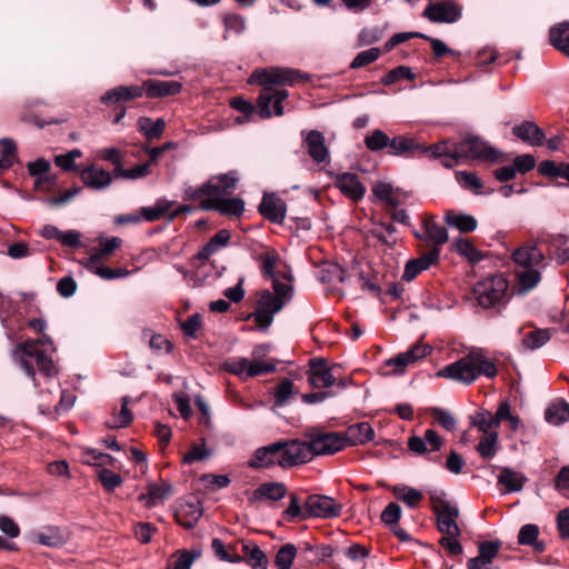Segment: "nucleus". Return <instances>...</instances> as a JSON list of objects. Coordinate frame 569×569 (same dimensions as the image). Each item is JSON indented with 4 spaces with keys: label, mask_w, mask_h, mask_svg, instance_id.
Wrapping results in <instances>:
<instances>
[{
    "label": "nucleus",
    "mask_w": 569,
    "mask_h": 569,
    "mask_svg": "<svg viewBox=\"0 0 569 569\" xmlns=\"http://www.w3.org/2000/svg\"><path fill=\"white\" fill-rule=\"evenodd\" d=\"M300 79V72L290 68L271 67L254 70L248 82L263 86L257 101L259 116L263 119H268L272 114L282 116L283 108L281 103L288 98V91L274 89L272 86H292Z\"/></svg>",
    "instance_id": "obj_1"
},
{
    "label": "nucleus",
    "mask_w": 569,
    "mask_h": 569,
    "mask_svg": "<svg viewBox=\"0 0 569 569\" xmlns=\"http://www.w3.org/2000/svg\"><path fill=\"white\" fill-rule=\"evenodd\" d=\"M54 351L52 339L43 335L37 340L26 341L16 347L13 356L19 360L21 369L30 377L37 387L36 372L29 359H33L38 370L47 378L57 376L58 369L54 361L48 356Z\"/></svg>",
    "instance_id": "obj_2"
},
{
    "label": "nucleus",
    "mask_w": 569,
    "mask_h": 569,
    "mask_svg": "<svg viewBox=\"0 0 569 569\" xmlns=\"http://www.w3.org/2000/svg\"><path fill=\"white\" fill-rule=\"evenodd\" d=\"M497 367L486 357L481 349L470 351L459 360L445 366L437 372V377L450 379L463 385H471L480 376L493 378Z\"/></svg>",
    "instance_id": "obj_3"
},
{
    "label": "nucleus",
    "mask_w": 569,
    "mask_h": 569,
    "mask_svg": "<svg viewBox=\"0 0 569 569\" xmlns=\"http://www.w3.org/2000/svg\"><path fill=\"white\" fill-rule=\"evenodd\" d=\"M508 290V281L496 274L478 281L471 291L472 298L485 309L493 308L502 301Z\"/></svg>",
    "instance_id": "obj_4"
},
{
    "label": "nucleus",
    "mask_w": 569,
    "mask_h": 569,
    "mask_svg": "<svg viewBox=\"0 0 569 569\" xmlns=\"http://www.w3.org/2000/svg\"><path fill=\"white\" fill-rule=\"evenodd\" d=\"M431 509L437 516L438 529L442 535L460 536L461 530L457 525L459 509L450 501L443 498L442 493H432L430 496Z\"/></svg>",
    "instance_id": "obj_5"
},
{
    "label": "nucleus",
    "mask_w": 569,
    "mask_h": 569,
    "mask_svg": "<svg viewBox=\"0 0 569 569\" xmlns=\"http://www.w3.org/2000/svg\"><path fill=\"white\" fill-rule=\"evenodd\" d=\"M284 307V300L277 298L273 293L263 289L257 292L254 311L249 316L260 329H267L273 321L276 313Z\"/></svg>",
    "instance_id": "obj_6"
},
{
    "label": "nucleus",
    "mask_w": 569,
    "mask_h": 569,
    "mask_svg": "<svg viewBox=\"0 0 569 569\" xmlns=\"http://www.w3.org/2000/svg\"><path fill=\"white\" fill-rule=\"evenodd\" d=\"M460 151L465 152L463 160L479 159L491 163L503 161L502 153L489 146L478 137H467L458 143Z\"/></svg>",
    "instance_id": "obj_7"
},
{
    "label": "nucleus",
    "mask_w": 569,
    "mask_h": 569,
    "mask_svg": "<svg viewBox=\"0 0 569 569\" xmlns=\"http://www.w3.org/2000/svg\"><path fill=\"white\" fill-rule=\"evenodd\" d=\"M306 517L331 519L341 515L342 505L333 498L325 495H310L305 503Z\"/></svg>",
    "instance_id": "obj_8"
},
{
    "label": "nucleus",
    "mask_w": 569,
    "mask_h": 569,
    "mask_svg": "<svg viewBox=\"0 0 569 569\" xmlns=\"http://www.w3.org/2000/svg\"><path fill=\"white\" fill-rule=\"evenodd\" d=\"M422 16L433 23H453L461 17V7L455 0H440L429 3Z\"/></svg>",
    "instance_id": "obj_9"
},
{
    "label": "nucleus",
    "mask_w": 569,
    "mask_h": 569,
    "mask_svg": "<svg viewBox=\"0 0 569 569\" xmlns=\"http://www.w3.org/2000/svg\"><path fill=\"white\" fill-rule=\"evenodd\" d=\"M282 443L283 449H281V456L278 460L279 466L287 468L305 463L312 459L309 442L292 440Z\"/></svg>",
    "instance_id": "obj_10"
},
{
    "label": "nucleus",
    "mask_w": 569,
    "mask_h": 569,
    "mask_svg": "<svg viewBox=\"0 0 569 569\" xmlns=\"http://www.w3.org/2000/svg\"><path fill=\"white\" fill-rule=\"evenodd\" d=\"M337 366L329 367L323 358H313L309 362L308 381L313 388H330L336 383Z\"/></svg>",
    "instance_id": "obj_11"
},
{
    "label": "nucleus",
    "mask_w": 569,
    "mask_h": 569,
    "mask_svg": "<svg viewBox=\"0 0 569 569\" xmlns=\"http://www.w3.org/2000/svg\"><path fill=\"white\" fill-rule=\"evenodd\" d=\"M213 254V238L192 258L190 266L194 284H201L210 276L213 268L210 257Z\"/></svg>",
    "instance_id": "obj_12"
},
{
    "label": "nucleus",
    "mask_w": 569,
    "mask_h": 569,
    "mask_svg": "<svg viewBox=\"0 0 569 569\" xmlns=\"http://www.w3.org/2000/svg\"><path fill=\"white\" fill-rule=\"evenodd\" d=\"M312 458L319 455H333L347 446V440L338 433H323L309 441Z\"/></svg>",
    "instance_id": "obj_13"
},
{
    "label": "nucleus",
    "mask_w": 569,
    "mask_h": 569,
    "mask_svg": "<svg viewBox=\"0 0 569 569\" xmlns=\"http://www.w3.org/2000/svg\"><path fill=\"white\" fill-rule=\"evenodd\" d=\"M442 443V438L433 429L426 430L423 436H411L408 439L409 450L418 456L439 451Z\"/></svg>",
    "instance_id": "obj_14"
},
{
    "label": "nucleus",
    "mask_w": 569,
    "mask_h": 569,
    "mask_svg": "<svg viewBox=\"0 0 569 569\" xmlns=\"http://www.w3.org/2000/svg\"><path fill=\"white\" fill-rule=\"evenodd\" d=\"M286 202L274 193H266L259 206V212L267 220L281 224L286 217Z\"/></svg>",
    "instance_id": "obj_15"
},
{
    "label": "nucleus",
    "mask_w": 569,
    "mask_h": 569,
    "mask_svg": "<svg viewBox=\"0 0 569 569\" xmlns=\"http://www.w3.org/2000/svg\"><path fill=\"white\" fill-rule=\"evenodd\" d=\"M335 186L341 193L355 201L361 200L366 193V187L361 183L356 173L343 172L337 174Z\"/></svg>",
    "instance_id": "obj_16"
},
{
    "label": "nucleus",
    "mask_w": 569,
    "mask_h": 569,
    "mask_svg": "<svg viewBox=\"0 0 569 569\" xmlns=\"http://www.w3.org/2000/svg\"><path fill=\"white\" fill-rule=\"evenodd\" d=\"M112 174L110 171L91 164L86 167L80 172V178L86 187L93 190L107 189L112 182Z\"/></svg>",
    "instance_id": "obj_17"
},
{
    "label": "nucleus",
    "mask_w": 569,
    "mask_h": 569,
    "mask_svg": "<svg viewBox=\"0 0 569 569\" xmlns=\"http://www.w3.org/2000/svg\"><path fill=\"white\" fill-rule=\"evenodd\" d=\"M440 249L432 248L419 258L411 259L406 263L402 279L406 281L413 280L420 272L427 270L439 259Z\"/></svg>",
    "instance_id": "obj_18"
},
{
    "label": "nucleus",
    "mask_w": 569,
    "mask_h": 569,
    "mask_svg": "<svg viewBox=\"0 0 569 569\" xmlns=\"http://www.w3.org/2000/svg\"><path fill=\"white\" fill-rule=\"evenodd\" d=\"M500 548H501V542L498 540L485 541V542L480 543L479 545V555L475 558L469 559L467 568L468 569H498V568L489 567V565L498 556Z\"/></svg>",
    "instance_id": "obj_19"
},
{
    "label": "nucleus",
    "mask_w": 569,
    "mask_h": 569,
    "mask_svg": "<svg viewBox=\"0 0 569 569\" xmlns=\"http://www.w3.org/2000/svg\"><path fill=\"white\" fill-rule=\"evenodd\" d=\"M281 449H283L282 441L261 447L254 451L253 457L248 463L252 468H269L278 463Z\"/></svg>",
    "instance_id": "obj_20"
},
{
    "label": "nucleus",
    "mask_w": 569,
    "mask_h": 569,
    "mask_svg": "<svg viewBox=\"0 0 569 569\" xmlns=\"http://www.w3.org/2000/svg\"><path fill=\"white\" fill-rule=\"evenodd\" d=\"M244 201L232 194H218L216 187V212L229 218H240L244 212Z\"/></svg>",
    "instance_id": "obj_21"
},
{
    "label": "nucleus",
    "mask_w": 569,
    "mask_h": 569,
    "mask_svg": "<svg viewBox=\"0 0 569 569\" xmlns=\"http://www.w3.org/2000/svg\"><path fill=\"white\" fill-rule=\"evenodd\" d=\"M430 351L431 348L428 345H415L409 350L388 360L387 365L393 366L397 372H402L409 365H412L417 360L426 357Z\"/></svg>",
    "instance_id": "obj_22"
},
{
    "label": "nucleus",
    "mask_w": 569,
    "mask_h": 569,
    "mask_svg": "<svg viewBox=\"0 0 569 569\" xmlns=\"http://www.w3.org/2000/svg\"><path fill=\"white\" fill-rule=\"evenodd\" d=\"M305 143L308 154L315 162L322 163L328 159L329 150L326 146L325 137L320 131L310 130L307 132Z\"/></svg>",
    "instance_id": "obj_23"
},
{
    "label": "nucleus",
    "mask_w": 569,
    "mask_h": 569,
    "mask_svg": "<svg viewBox=\"0 0 569 569\" xmlns=\"http://www.w3.org/2000/svg\"><path fill=\"white\" fill-rule=\"evenodd\" d=\"M202 516L200 502L196 499L190 501H181L174 512L177 521L186 527H193Z\"/></svg>",
    "instance_id": "obj_24"
},
{
    "label": "nucleus",
    "mask_w": 569,
    "mask_h": 569,
    "mask_svg": "<svg viewBox=\"0 0 569 569\" xmlns=\"http://www.w3.org/2000/svg\"><path fill=\"white\" fill-rule=\"evenodd\" d=\"M142 86H118L108 90L102 97L101 101L107 104L130 101L143 96Z\"/></svg>",
    "instance_id": "obj_25"
},
{
    "label": "nucleus",
    "mask_w": 569,
    "mask_h": 569,
    "mask_svg": "<svg viewBox=\"0 0 569 569\" xmlns=\"http://www.w3.org/2000/svg\"><path fill=\"white\" fill-rule=\"evenodd\" d=\"M372 193L377 200L383 201L393 208L403 203L408 197L407 192L386 182H377L372 188Z\"/></svg>",
    "instance_id": "obj_26"
},
{
    "label": "nucleus",
    "mask_w": 569,
    "mask_h": 569,
    "mask_svg": "<svg viewBox=\"0 0 569 569\" xmlns=\"http://www.w3.org/2000/svg\"><path fill=\"white\" fill-rule=\"evenodd\" d=\"M142 87L149 98L173 96L182 89L181 83L173 80H147Z\"/></svg>",
    "instance_id": "obj_27"
},
{
    "label": "nucleus",
    "mask_w": 569,
    "mask_h": 569,
    "mask_svg": "<svg viewBox=\"0 0 569 569\" xmlns=\"http://www.w3.org/2000/svg\"><path fill=\"white\" fill-rule=\"evenodd\" d=\"M425 234H416V237L431 242L432 248H438L448 241L447 229L440 226L435 217H427L423 220Z\"/></svg>",
    "instance_id": "obj_28"
},
{
    "label": "nucleus",
    "mask_w": 569,
    "mask_h": 569,
    "mask_svg": "<svg viewBox=\"0 0 569 569\" xmlns=\"http://www.w3.org/2000/svg\"><path fill=\"white\" fill-rule=\"evenodd\" d=\"M513 134L530 146H541L545 140L543 131L531 121H525L512 128Z\"/></svg>",
    "instance_id": "obj_29"
},
{
    "label": "nucleus",
    "mask_w": 569,
    "mask_h": 569,
    "mask_svg": "<svg viewBox=\"0 0 569 569\" xmlns=\"http://www.w3.org/2000/svg\"><path fill=\"white\" fill-rule=\"evenodd\" d=\"M512 259L520 268L537 267L542 263L543 254L536 244H527L515 250Z\"/></svg>",
    "instance_id": "obj_30"
},
{
    "label": "nucleus",
    "mask_w": 569,
    "mask_h": 569,
    "mask_svg": "<svg viewBox=\"0 0 569 569\" xmlns=\"http://www.w3.org/2000/svg\"><path fill=\"white\" fill-rule=\"evenodd\" d=\"M171 495V486L167 482L150 483L146 493L139 500L148 508L161 505Z\"/></svg>",
    "instance_id": "obj_31"
},
{
    "label": "nucleus",
    "mask_w": 569,
    "mask_h": 569,
    "mask_svg": "<svg viewBox=\"0 0 569 569\" xmlns=\"http://www.w3.org/2000/svg\"><path fill=\"white\" fill-rule=\"evenodd\" d=\"M186 197L191 200H198L200 207L204 210L213 209V184L208 180L202 186L189 187L186 189Z\"/></svg>",
    "instance_id": "obj_32"
},
{
    "label": "nucleus",
    "mask_w": 569,
    "mask_h": 569,
    "mask_svg": "<svg viewBox=\"0 0 569 569\" xmlns=\"http://www.w3.org/2000/svg\"><path fill=\"white\" fill-rule=\"evenodd\" d=\"M426 148L408 136H398L390 140L389 153L400 156L405 153L423 152Z\"/></svg>",
    "instance_id": "obj_33"
},
{
    "label": "nucleus",
    "mask_w": 569,
    "mask_h": 569,
    "mask_svg": "<svg viewBox=\"0 0 569 569\" xmlns=\"http://www.w3.org/2000/svg\"><path fill=\"white\" fill-rule=\"evenodd\" d=\"M287 489L283 483L267 482L259 486L252 493L254 501L272 500L277 501L286 496Z\"/></svg>",
    "instance_id": "obj_34"
},
{
    "label": "nucleus",
    "mask_w": 569,
    "mask_h": 569,
    "mask_svg": "<svg viewBox=\"0 0 569 569\" xmlns=\"http://www.w3.org/2000/svg\"><path fill=\"white\" fill-rule=\"evenodd\" d=\"M538 536L539 527L537 525H525L519 530L518 543L522 546H532L535 552H543L546 545L543 541L538 540Z\"/></svg>",
    "instance_id": "obj_35"
},
{
    "label": "nucleus",
    "mask_w": 569,
    "mask_h": 569,
    "mask_svg": "<svg viewBox=\"0 0 569 569\" xmlns=\"http://www.w3.org/2000/svg\"><path fill=\"white\" fill-rule=\"evenodd\" d=\"M241 560H246L253 569H267L268 558L253 542L242 545Z\"/></svg>",
    "instance_id": "obj_36"
},
{
    "label": "nucleus",
    "mask_w": 569,
    "mask_h": 569,
    "mask_svg": "<svg viewBox=\"0 0 569 569\" xmlns=\"http://www.w3.org/2000/svg\"><path fill=\"white\" fill-rule=\"evenodd\" d=\"M201 557L199 549L178 550L168 560V569H190L192 563Z\"/></svg>",
    "instance_id": "obj_37"
},
{
    "label": "nucleus",
    "mask_w": 569,
    "mask_h": 569,
    "mask_svg": "<svg viewBox=\"0 0 569 569\" xmlns=\"http://www.w3.org/2000/svg\"><path fill=\"white\" fill-rule=\"evenodd\" d=\"M551 44L569 57V23L561 22L552 27L549 31Z\"/></svg>",
    "instance_id": "obj_38"
},
{
    "label": "nucleus",
    "mask_w": 569,
    "mask_h": 569,
    "mask_svg": "<svg viewBox=\"0 0 569 569\" xmlns=\"http://www.w3.org/2000/svg\"><path fill=\"white\" fill-rule=\"evenodd\" d=\"M224 40L232 39L241 34L246 29L244 19L237 13H226L221 17Z\"/></svg>",
    "instance_id": "obj_39"
},
{
    "label": "nucleus",
    "mask_w": 569,
    "mask_h": 569,
    "mask_svg": "<svg viewBox=\"0 0 569 569\" xmlns=\"http://www.w3.org/2000/svg\"><path fill=\"white\" fill-rule=\"evenodd\" d=\"M445 221L457 228L460 232H471L476 230L478 222L475 217L466 213H457L455 211H447Z\"/></svg>",
    "instance_id": "obj_40"
},
{
    "label": "nucleus",
    "mask_w": 569,
    "mask_h": 569,
    "mask_svg": "<svg viewBox=\"0 0 569 569\" xmlns=\"http://www.w3.org/2000/svg\"><path fill=\"white\" fill-rule=\"evenodd\" d=\"M166 128V122L163 119L159 118L157 120H152L149 117H141L138 119V129L143 136L149 139H158L162 136Z\"/></svg>",
    "instance_id": "obj_41"
},
{
    "label": "nucleus",
    "mask_w": 569,
    "mask_h": 569,
    "mask_svg": "<svg viewBox=\"0 0 569 569\" xmlns=\"http://www.w3.org/2000/svg\"><path fill=\"white\" fill-rule=\"evenodd\" d=\"M519 292L523 293L535 288L540 281V272L535 267L521 268L516 271Z\"/></svg>",
    "instance_id": "obj_42"
},
{
    "label": "nucleus",
    "mask_w": 569,
    "mask_h": 569,
    "mask_svg": "<svg viewBox=\"0 0 569 569\" xmlns=\"http://www.w3.org/2000/svg\"><path fill=\"white\" fill-rule=\"evenodd\" d=\"M525 481V476H522L520 472L513 471L508 467L502 468L501 473L498 477V482L505 486L509 492L520 491Z\"/></svg>",
    "instance_id": "obj_43"
},
{
    "label": "nucleus",
    "mask_w": 569,
    "mask_h": 569,
    "mask_svg": "<svg viewBox=\"0 0 569 569\" xmlns=\"http://www.w3.org/2000/svg\"><path fill=\"white\" fill-rule=\"evenodd\" d=\"M498 439V432H490L481 436L476 448L481 458L491 459L497 455L499 450Z\"/></svg>",
    "instance_id": "obj_44"
},
{
    "label": "nucleus",
    "mask_w": 569,
    "mask_h": 569,
    "mask_svg": "<svg viewBox=\"0 0 569 569\" xmlns=\"http://www.w3.org/2000/svg\"><path fill=\"white\" fill-rule=\"evenodd\" d=\"M132 421V413L128 409V397L122 398V405L106 421V426L110 429H119L127 427Z\"/></svg>",
    "instance_id": "obj_45"
},
{
    "label": "nucleus",
    "mask_w": 569,
    "mask_h": 569,
    "mask_svg": "<svg viewBox=\"0 0 569 569\" xmlns=\"http://www.w3.org/2000/svg\"><path fill=\"white\" fill-rule=\"evenodd\" d=\"M545 418L555 426L567 421L569 419V405L562 400L551 403L545 412Z\"/></svg>",
    "instance_id": "obj_46"
},
{
    "label": "nucleus",
    "mask_w": 569,
    "mask_h": 569,
    "mask_svg": "<svg viewBox=\"0 0 569 569\" xmlns=\"http://www.w3.org/2000/svg\"><path fill=\"white\" fill-rule=\"evenodd\" d=\"M455 178L463 189L470 190L476 194L481 192L483 183L476 172L458 170L455 171Z\"/></svg>",
    "instance_id": "obj_47"
},
{
    "label": "nucleus",
    "mask_w": 569,
    "mask_h": 569,
    "mask_svg": "<svg viewBox=\"0 0 569 569\" xmlns=\"http://www.w3.org/2000/svg\"><path fill=\"white\" fill-rule=\"evenodd\" d=\"M538 171L548 177L552 178H562L569 182V164L568 163H557L551 160L541 161Z\"/></svg>",
    "instance_id": "obj_48"
},
{
    "label": "nucleus",
    "mask_w": 569,
    "mask_h": 569,
    "mask_svg": "<svg viewBox=\"0 0 569 569\" xmlns=\"http://www.w3.org/2000/svg\"><path fill=\"white\" fill-rule=\"evenodd\" d=\"M36 540L42 546L57 548L64 543L63 533L54 527L46 528L36 535Z\"/></svg>",
    "instance_id": "obj_49"
},
{
    "label": "nucleus",
    "mask_w": 569,
    "mask_h": 569,
    "mask_svg": "<svg viewBox=\"0 0 569 569\" xmlns=\"http://www.w3.org/2000/svg\"><path fill=\"white\" fill-rule=\"evenodd\" d=\"M551 338L549 329H533L522 338V346L526 349L535 350L546 345Z\"/></svg>",
    "instance_id": "obj_50"
},
{
    "label": "nucleus",
    "mask_w": 569,
    "mask_h": 569,
    "mask_svg": "<svg viewBox=\"0 0 569 569\" xmlns=\"http://www.w3.org/2000/svg\"><path fill=\"white\" fill-rule=\"evenodd\" d=\"M211 457V449L206 446L204 442L194 443L191 448L183 455L182 463L183 465H193L198 462H203L209 460Z\"/></svg>",
    "instance_id": "obj_51"
},
{
    "label": "nucleus",
    "mask_w": 569,
    "mask_h": 569,
    "mask_svg": "<svg viewBox=\"0 0 569 569\" xmlns=\"http://www.w3.org/2000/svg\"><path fill=\"white\" fill-rule=\"evenodd\" d=\"M122 243V240L118 237H111L100 239L99 248L91 254L90 262L92 264L98 263L102 258L111 254Z\"/></svg>",
    "instance_id": "obj_52"
},
{
    "label": "nucleus",
    "mask_w": 569,
    "mask_h": 569,
    "mask_svg": "<svg viewBox=\"0 0 569 569\" xmlns=\"http://www.w3.org/2000/svg\"><path fill=\"white\" fill-rule=\"evenodd\" d=\"M455 250L470 262H479L482 259L481 252L473 246V243L463 238H459L453 242Z\"/></svg>",
    "instance_id": "obj_53"
},
{
    "label": "nucleus",
    "mask_w": 569,
    "mask_h": 569,
    "mask_svg": "<svg viewBox=\"0 0 569 569\" xmlns=\"http://www.w3.org/2000/svg\"><path fill=\"white\" fill-rule=\"evenodd\" d=\"M0 169L10 168L17 160V148L13 140L3 138L0 140Z\"/></svg>",
    "instance_id": "obj_54"
},
{
    "label": "nucleus",
    "mask_w": 569,
    "mask_h": 569,
    "mask_svg": "<svg viewBox=\"0 0 569 569\" xmlns=\"http://www.w3.org/2000/svg\"><path fill=\"white\" fill-rule=\"evenodd\" d=\"M239 176L237 171H230L228 173L216 177V187H218V194H232L237 188Z\"/></svg>",
    "instance_id": "obj_55"
},
{
    "label": "nucleus",
    "mask_w": 569,
    "mask_h": 569,
    "mask_svg": "<svg viewBox=\"0 0 569 569\" xmlns=\"http://www.w3.org/2000/svg\"><path fill=\"white\" fill-rule=\"evenodd\" d=\"M150 173V162L139 164L134 168H114L113 176L116 178H122L128 180H136L147 177Z\"/></svg>",
    "instance_id": "obj_56"
},
{
    "label": "nucleus",
    "mask_w": 569,
    "mask_h": 569,
    "mask_svg": "<svg viewBox=\"0 0 569 569\" xmlns=\"http://www.w3.org/2000/svg\"><path fill=\"white\" fill-rule=\"evenodd\" d=\"M296 555V546L292 543H286L277 551L274 563L278 569H290Z\"/></svg>",
    "instance_id": "obj_57"
},
{
    "label": "nucleus",
    "mask_w": 569,
    "mask_h": 569,
    "mask_svg": "<svg viewBox=\"0 0 569 569\" xmlns=\"http://www.w3.org/2000/svg\"><path fill=\"white\" fill-rule=\"evenodd\" d=\"M373 429L368 422H361L348 428V436L353 442L365 443L373 438Z\"/></svg>",
    "instance_id": "obj_58"
},
{
    "label": "nucleus",
    "mask_w": 569,
    "mask_h": 569,
    "mask_svg": "<svg viewBox=\"0 0 569 569\" xmlns=\"http://www.w3.org/2000/svg\"><path fill=\"white\" fill-rule=\"evenodd\" d=\"M395 495L399 500L403 501L410 508H415L423 498L421 491L406 486L396 488Z\"/></svg>",
    "instance_id": "obj_59"
},
{
    "label": "nucleus",
    "mask_w": 569,
    "mask_h": 569,
    "mask_svg": "<svg viewBox=\"0 0 569 569\" xmlns=\"http://www.w3.org/2000/svg\"><path fill=\"white\" fill-rule=\"evenodd\" d=\"M262 274L269 279L274 278V269L279 261V254L276 251H266L259 254Z\"/></svg>",
    "instance_id": "obj_60"
},
{
    "label": "nucleus",
    "mask_w": 569,
    "mask_h": 569,
    "mask_svg": "<svg viewBox=\"0 0 569 569\" xmlns=\"http://www.w3.org/2000/svg\"><path fill=\"white\" fill-rule=\"evenodd\" d=\"M274 405L277 407L284 406L293 395V383L290 379H283L274 387Z\"/></svg>",
    "instance_id": "obj_61"
},
{
    "label": "nucleus",
    "mask_w": 569,
    "mask_h": 569,
    "mask_svg": "<svg viewBox=\"0 0 569 569\" xmlns=\"http://www.w3.org/2000/svg\"><path fill=\"white\" fill-rule=\"evenodd\" d=\"M276 370V362L252 358L249 360L248 378L258 377L261 375L270 373Z\"/></svg>",
    "instance_id": "obj_62"
},
{
    "label": "nucleus",
    "mask_w": 569,
    "mask_h": 569,
    "mask_svg": "<svg viewBox=\"0 0 569 569\" xmlns=\"http://www.w3.org/2000/svg\"><path fill=\"white\" fill-rule=\"evenodd\" d=\"M390 139L381 130L376 129L365 139V144L370 151H379L386 147H389Z\"/></svg>",
    "instance_id": "obj_63"
},
{
    "label": "nucleus",
    "mask_w": 569,
    "mask_h": 569,
    "mask_svg": "<svg viewBox=\"0 0 569 569\" xmlns=\"http://www.w3.org/2000/svg\"><path fill=\"white\" fill-rule=\"evenodd\" d=\"M99 480L102 487L107 491H113L116 488L120 487L123 482V479L120 475L107 469L102 468L98 471Z\"/></svg>",
    "instance_id": "obj_64"
}]
</instances>
